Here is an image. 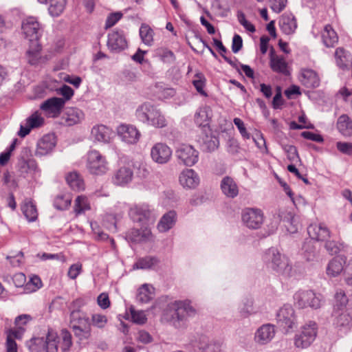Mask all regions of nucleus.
Masks as SVG:
<instances>
[{
	"instance_id": "nucleus-42",
	"label": "nucleus",
	"mask_w": 352,
	"mask_h": 352,
	"mask_svg": "<svg viewBox=\"0 0 352 352\" xmlns=\"http://www.w3.org/2000/svg\"><path fill=\"white\" fill-rule=\"evenodd\" d=\"M344 271L342 260L338 258H333L327 267V274L331 276L335 277Z\"/></svg>"
},
{
	"instance_id": "nucleus-6",
	"label": "nucleus",
	"mask_w": 352,
	"mask_h": 352,
	"mask_svg": "<svg viewBox=\"0 0 352 352\" xmlns=\"http://www.w3.org/2000/svg\"><path fill=\"white\" fill-rule=\"evenodd\" d=\"M294 299L295 304L300 309H318L321 306L320 297L311 290L298 291L294 294Z\"/></svg>"
},
{
	"instance_id": "nucleus-30",
	"label": "nucleus",
	"mask_w": 352,
	"mask_h": 352,
	"mask_svg": "<svg viewBox=\"0 0 352 352\" xmlns=\"http://www.w3.org/2000/svg\"><path fill=\"white\" fill-rule=\"evenodd\" d=\"M221 188L223 193L230 198H234L239 194V188L236 182L232 177L228 176L222 179Z\"/></svg>"
},
{
	"instance_id": "nucleus-16",
	"label": "nucleus",
	"mask_w": 352,
	"mask_h": 352,
	"mask_svg": "<svg viewBox=\"0 0 352 352\" xmlns=\"http://www.w3.org/2000/svg\"><path fill=\"white\" fill-rule=\"evenodd\" d=\"M65 104V100L61 98L53 97L44 101L40 109L52 117H58Z\"/></svg>"
},
{
	"instance_id": "nucleus-63",
	"label": "nucleus",
	"mask_w": 352,
	"mask_h": 352,
	"mask_svg": "<svg viewBox=\"0 0 352 352\" xmlns=\"http://www.w3.org/2000/svg\"><path fill=\"white\" fill-rule=\"evenodd\" d=\"M40 49H38L35 51L28 50L26 54L28 62L32 65H34L38 63L40 58Z\"/></svg>"
},
{
	"instance_id": "nucleus-14",
	"label": "nucleus",
	"mask_w": 352,
	"mask_h": 352,
	"mask_svg": "<svg viewBox=\"0 0 352 352\" xmlns=\"http://www.w3.org/2000/svg\"><path fill=\"white\" fill-rule=\"evenodd\" d=\"M22 31L30 41L36 42L40 36V24L36 19L28 17L22 23Z\"/></svg>"
},
{
	"instance_id": "nucleus-55",
	"label": "nucleus",
	"mask_w": 352,
	"mask_h": 352,
	"mask_svg": "<svg viewBox=\"0 0 352 352\" xmlns=\"http://www.w3.org/2000/svg\"><path fill=\"white\" fill-rule=\"evenodd\" d=\"M129 311L133 322L138 324H143L146 322L147 318L143 311H136L133 306H131Z\"/></svg>"
},
{
	"instance_id": "nucleus-46",
	"label": "nucleus",
	"mask_w": 352,
	"mask_h": 352,
	"mask_svg": "<svg viewBox=\"0 0 352 352\" xmlns=\"http://www.w3.org/2000/svg\"><path fill=\"white\" fill-rule=\"evenodd\" d=\"M26 346L30 352H42L44 351L45 338H33L26 342Z\"/></svg>"
},
{
	"instance_id": "nucleus-41",
	"label": "nucleus",
	"mask_w": 352,
	"mask_h": 352,
	"mask_svg": "<svg viewBox=\"0 0 352 352\" xmlns=\"http://www.w3.org/2000/svg\"><path fill=\"white\" fill-rule=\"evenodd\" d=\"M58 336L52 331H49L45 338V352H57L58 351Z\"/></svg>"
},
{
	"instance_id": "nucleus-4",
	"label": "nucleus",
	"mask_w": 352,
	"mask_h": 352,
	"mask_svg": "<svg viewBox=\"0 0 352 352\" xmlns=\"http://www.w3.org/2000/svg\"><path fill=\"white\" fill-rule=\"evenodd\" d=\"M263 260L268 268L280 274L289 276L292 265L288 258L282 255L277 249L274 248H269L264 253Z\"/></svg>"
},
{
	"instance_id": "nucleus-9",
	"label": "nucleus",
	"mask_w": 352,
	"mask_h": 352,
	"mask_svg": "<svg viewBox=\"0 0 352 352\" xmlns=\"http://www.w3.org/2000/svg\"><path fill=\"white\" fill-rule=\"evenodd\" d=\"M129 216L133 221L146 224L147 221L153 222L156 217V214L148 205L142 204L131 208L129 210Z\"/></svg>"
},
{
	"instance_id": "nucleus-18",
	"label": "nucleus",
	"mask_w": 352,
	"mask_h": 352,
	"mask_svg": "<svg viewBox=\"0 0 352 352\" xmlns=\"http://www.w3.org/2000/svg\"><path fill=\"white\" fill-rule=\"evenodd\" d=\"M44 124V118L38 111H35L25 120L24 124H21L18 135L24 138L30 133L32 129L41 126Z\"/></svg>"
},
{
	"instance_id": "nucleus-13",
	"label": "nucleus",
	"mask_w": 352,
	"mask_h": 352,
	"mask_svg": "<svg viewBox=\"0 0 352 352\" xmlns=\"http://www.w3.org/2000/svg\"><path fill=\"white\" fill-rule=\"evenodd\" d=\"M107 47L111 52L115 53L120 52L127 47V41L122 30H116L109 33Z\"/></svg>"
},
{
	"instance_id": "nucleus-25",
	"label": "nucleus",
	"mask_w": 352,
	"mask_h": 352,
	"mask_svg": "<svg viewBox=\"0 0 352 352\" xmlns=\"http://www.w3.org/2000/svg\"><path fill=\"white\" fill-rule=\"evenodd\" d=\"M19 171L23 177L30 174L32 177L40 176L41 170L34 159L24 160L19 164Z\"/></svg>"
},
{
	"instance_id": "nucleus-35",
	"label": "nucleus",
	"mask_w": 352,
	"mask_h": 352,
	"mask_svg": "<svg viewBox=\"0 0 352 352\" xmlns=\"http://www.w3.org/2000/svg\"><path fill=\"white\" fill-rule=\"evenodd\" d=\"M337 65L341 69L347 68L351 63V54L342 47H338L335 52Z\"/></svg>"
},
{
	"instance_id": "nucleus-12",
	"label": "nucleus",
	"mask_w": 352,
	"mask_h": 352,
	"mask_svg": "<svg viewBox=\"0 0 352 352\" xmlns=\"http://www.w3.org/2000/svg\"><path fill=\"white\" fill-rule=\"evenodd\" d=\"M333 324L340 329L349 330L352 327V307L343 309L333 310Z\"/></svg>"
},
{
	"instance_id": "nucleus-50",
	"label": "nucleus",
	"mask_w": 352,
	"mask_h": 352,
	"mask_svg": "<svg viewBox=\"0 0 352 352\" xmlns=\"http://www.w3.org/2000/svg\"><path fill=\"white\" fill-rule=\"evenodd\" d=\"M281 147L287 154V159L290 162H295L300 161V157L298 155L297 148L295 146L281 144Z\"/></svg>"
},
{
	"instance_id": "nucleus-22",
	"label": "nucleus",
	"mask_w": 352,
	"mask_h": 352,
	"mask_svg": "<svg viewBox=\"0 0 352 352\" xmlns=\"http://www.w3.org/2000/svg\"><path fill=\"white\" fill-rule=\"evenodd\" d=\"M85 118L84 113L82 110L75 108H67L65 112L61 118V123L66 126H73L80 123Z\"/></svg>"
},
{
	"instance_id": "nucleus-19",
	"label": "nucleus",
	"mask_w": 352,
	"mask_h": 352,
	"mask_svg": "<svg viewBox=\"0 0 352 352\" xmlns=\"http://www.w3.org/2000/svg\"><path fill=\"white\" fill-rule=\"evenodd\" d=\"M276 333L274 325L267 323L261 325L254 333V341L260 345L268 344Z\"/></svg>"
},
{
	"instance_id": "nucleus-45",
	"label": "nucleus",
	"mask_w": 352,
	"mask_h": 352,
	"mask_svg": "<svg viewBox=\"0 0 352 352\" xmlns=\"http://www.w3.org/2000/svg\"><path fill=\"white\" fill-rule=\"evenodd\" d=\"M67 183L74 190L84 189V182L77 173H70L66 176Z\"/></svg>"
},
{
	"instance_id": "nucleus-5",
	"label": "nucleus",
	"mask_w": 352,
	"mask_h": 352,
	"mask_svg": "<svg viewBox=\"0 0 352 352\" xmlns=\"http://www.w3.org/2000/svg\"><path fill=\"white\" fill-rule=\"evenodd\" d=\"M86 167L91 174L96 175H103L109 169L105 157L96 150L88 152Z\"/></svg>"
},
{
	"instance_id": "nucleus-1",
	"label": "nucleus",
	"mask_w": 352,
	"mask_h": 352,
	"mask_svg": "<svg viewBox=\"0 0 352 352\" xmlns=\"http://www.w3.org/2000/svg\"><path fill=\"white\" fill-rule=\"evenodd\" d=\"M81 300L77 299L70 307V325L74 335L80 340L87 339L91 336V324L87 314L80 309Z\"/></svg>"
},
{
	"instance_id": "nucleus-51",
	"label": "nucleus",
	"mask_w": 352,
	"mask_h": 352,
	"mask_svg": "<svg viewBox=\"0 0 352 352\" xmlns=\"http://www.w3.org/2000/svg\"><path fill=\"white\" fill-rule=\"evenodd\" d=\"M90 209L87 199L84 196H78L75 200L74 211L76 214H81Z\"/></svg>"
},
{
	"instance_id": "nucleus-3",
	"label": "nucleus",
	"mask_w": 352,
	"mask_h": 352,
	"mask_svg": "<svg viewBox=\"0 0 352 352\" xmlns=\"http://www.w3.org/2000/svg\"><path fill=\"white\" fill-rule=\"evenodd\" d=\"M173 307L174 310L170 319V324L178 329H186L189 318L196 315V309L188 300L175 301Z\"/></svg>"
},
{
	"instance_id": "nucleus-11",
	"label": "nucleus",
	"mask_w": 352,
	"mask_h": 352,
	"mask_svg": "<svg viewBox=\"0 0 352 352\" xmlns=\"http://www.w3.org/2000/svg\"><path fill=\"white\" fill-rule=\"evenodd\" d=\"M177 157L187 166H192L198 162L199 152L192 146L182 144L176 150Z\"/></svg>"
},
{
	"instance_id": "nucleus-58",
	"label": "nucleus",
	"mask_w": 352,
	"mask_h": 352,
	"mask_svg": "<svg viewBox=\"0 0 352 352\" xmlns=\"http://www.w3.org/2000/svg\"><path fill=\"white\" fill-rule=\"evenodd\" d=\"M196 76L198 78L197 80L192 81L196 90L202 96H206L207 94L204 90L205 86L204 78L201 74H197Z\"/></svg>"
},
{
	"instance_id": "nucleus-43",
	"label": "nucleus",
	"mask_w": 352,
	"mask_h": 352,
	"mask_svg": "<svg viewBox=\"0 0 352 352\" xmlns=\"http://www.w3.org/2000/svg\"><path fill=\"white\" fill-rule=\"evenodd\" d=\"M213 43L214 45L217 47L218 49L220 54L223 57V58L233 68H234L236 70H239L238 69V60L234 57V60H232L230 58L228 57L225 55V54L227 52V49L226 47L223 45L222 42L220 40H218L217 38H213Z\"/></svg>"
},
{
	"instance_id": "nucleus-29",
	"label": "nucleus",
	"mask_w": 352,
	"mask_h": 352,
	"mask_svg": "<svg viewBox=\"0 0 352 352\" xmlns=\"http://www.w3.org/2000/svg\"><path fill=\"white\" fill-rule=\"evenodd\" d=\"M279 27L285 34H291L297 28L295 17L292 14H284L279 19Z\"/></svg>"
},
{
	"instance_id": "nucleus-40",
	"label": "nucleus",
	"mask_w": 352,
	"mask_h": 352,
	"mask_svg": "<svg viewBox=\"0 0 352 352\" xmlns=\"http://www.w3.org/2000/svg\"><path fill=\"white\" fill-rule=\"evenodd\" d=\"M159 260L156 256H147L140 258L137 262L134 263L133 268L137 270H148L157 264Z\"/></svg>"
},
{
	"instance_id": "nucleus-24",
	"label": "nucleus",
	"mask_w": 352,
	"mask_h": 352,
	"mask_svg": "<svg viewBox=\"0 0 352 352\" xmlns=\"http://www.w3.org/2000/svg\"><path fill=\"white\" fill-rule=\"evenodd\" d=\"M133 177V173L130 167L122 166L117 170L112 177V182L117 186H125L129 184Z\"/></svg>"
},
{
	"instance_id": "nucleus-38",
	"label": "nucleus",
	"mask_w": 352,
	"mask_h": 352,
	"mask_svg": "<svg viewBox=\"0 0 352 352\" xmlns=\"http://www.w3.org/2000/svg\"><path fill=\"white\" fill-rule=\"evenodd\" d=\"M153 288L148 284L142 285L138 289L136 296L137 300L140 303L148 302L153 297Z\"/></svg>"
},
{
	"instance_id": "nucleus-48",
	"label": "nucleus",
	"mask_w": 352,
	"mask_h": 352,
	"mask_svg": "<svg viewBox=\"0 0 352 352\" xmlns=\"http://www.w3.org/2000/svg\"><path fill=\"white\" fill-rule=\"evenodd\" d=\"M347 302L348 298L346 297L344 292L341 289H338L335 294V304L333 305V310L346 309Z\"/></svg>"
},
{
	"instance_id": "nucleus-54",
	"label": "nucleus",
	"mask_w": 352,
	"mask_h": 352,
	"mask_svg": "<svg viewBox=\"0 0 352 352\" xmlns=\"http://www.w3.org/2000/svg\"><path fill=\"white\" fill-rule=\"evenodd\" d=\"M195 121L197 125L205 129L208 124V113L206 108H200L197 110L195 115Z\"/></svg>"
},
{
	"instance_id": "nucleus-37",
	"label": "nucleus",
	"mask_w": 352,
	"mask_h": 352,
	"mask_svg": "<svg viewBox=\"0 0 352 352\" xmlns=\"http://www.w3.org/2000/svg\"><path fill=\"white\" fill-rule=\"evenodd\" d=\"M48 12L53 17L59 16L65 10L67 0H47Z\"/></svg>"
},
{
	"instance_id": "nucleus-34",
	"label": "nucleus",
	"mask_w": 352,
	"mask_h": 352,
	"mask_svg": "<svg viewBox=\"0 0 352 352\" xmlns=\"http://www.w3.org/2000/svg\"><path fill=\"white\" fill-rule=\"evenodd\" d=\"M270 67L276 73L282 74L285 76L289 75L287 63L282 56H272L270 58Z\"/></svg>"
},
{
	"instance_id": "nucleus-52",
	"label": "nucleus",
	"mask_w": 352,
	"mask_h": 352,
	"mask_svg": "<svg viewBox=\"0 0 352 352\" xmlns=\"http://www.w3.org/2000/svg\"><path fill=\"white\" fill-rule=\"evenodd\" d=\"M239 313L243 318H247L250 315L255 313L253 301L251 299H245L243 301L242 304L239 307Z\"/></svg>"
},
{
	"instance_id": "nucleus-33",
	"label": "nucleus",
	"mask_w": 352,
	"mask_h": 352,
	"mask_svg": "<svg viewBox=\"0 0 352 352\" xmlns=\"http://www.w3.org/2000/svg\"><path fill=\"white\" fill-rule=\"evenodd\" d=\"M337 128L342 135L352 136V120L347 115L343 114L338 118Z\"/></svg>"
},
{
	"instance_id": "nucleus-8",
	"label": "nucleus",
	"mask_w": 352,
	"mask_h": 352,
	"mask_svg": "<svg viewBox=\"0 0 352 352\" xmlns=\"http://www.w3.org/2000/svg\"><path fill=\"white\" fill-rule=\"evenodd\" d=\"M317 335V324L314 321H309L302 328L299 335L295 338V345L297 347L307 348L314 341Z\"/></svg>"
},
{
	"instance_id": "nucleus-53",
	"label": "nucleus",
	"mask_w": 352,
	"mask_h": 352,
	"mask_svg": "<svg viewBox=\"0 0 352 352\" xmlns=\"http://www.w3.org/2000/svg\"><path fill=\"white\" fill-rule=\"evenodd\" d=\"M62 342L60 349L63 352H67L72 346V334L67 329H63L61 331Z\"/></svg>"
},
{
	"instance_id": "nucleus-47",
	"label": "nucleus",
	"mask_w": 352,
	"mask_h": 352,
	"mask_svg": "<svg viewBox=\"0 0 352 352\" xmlns=\"http://www.w3.org/2000/svg\"><path fill=\"white\" fill-rule=\"evenodd\" d=\"M72 197L69 195H59L54 200V206L60 210H66L70 206Z\"/></svg>"
},
{
	"instance_id": "nucleus-32",
	"label": "nucleus",
	"mask_w": 352,
	"mask_h": 352,
	"mask_svg": "<svg viewBox=\"0 0 352 352\" xmlns=\"http://www.w3.org/2000/svg\"><path fill=\"white\" fill-rule=\"evenodd\" d=\"M111 130L102 124L95 126L91 129L93 138L101 142H108L111 139Z\"/></svg>"
},
{
	"instance_id": "nucleus-26",
	"label": "nucleus",
	"mask_w": 352,
	"mask_h": 352,
	"mask_svg": "<svg viewBox=\"0 0 352 352\" xmlns=\"http://www.w3.org/2000/svg\"><path fill=\"white\" fill-rule=\"evenodd\" d=\"M56 146L55 137L52 134L45 135L37 143L36 155L43 156L50 153Z\"/></svg>"
},
{
	"instance_id": "nucleus-23",
	"label": "nucleus",
	"mask_w": 352,
	"mask_h": 352,
	"mask_svg": "<svg viewBox=\"0 0 352 352\" xmlns=\"http://www.w3.org/2000/svg\"><path fill=\"white\" fill-rule=\"evenodd\" d=\"M180 184L187 188H196L200 182L198 174L192 169H185L179 175Z\"/></svg>"
},
{
	"instance_id": "nucleus-62",
	"label": "nucleus",
	"mask_w": 352,
	"mask_h": 352,
	"mask_svg": "<svg viewBox=\"0 0 352 352\" xmlns=\"http://www.w3.org/2000/svg\"><path fill=\"white\" fill-rule=\"evenodd\" d=\"M270 2L272 10L279 13L285 8L287 0H270Z\"/></svg>"
},
{
	"instance_id": "nucleus-36",
	"label": "nucleus",
	"mask_w": 352,
	"mask_h": 352,
	"mask_svg": "<svg viewBox=\"0 0 352 352\" xmlns=\"http://www.w3.org/2000/svg\"><path fill=\"white\" fill-rule=\"evenodd\" d=\"M322 38L324 44L327 47H333L338 41L337 33L329 25L324 27V31L322 34Z\"/></svg>"
},
{
	"instance_id": "nucleus-20",
	"label": "nucleus",
	"mask_w": 352,
	"mask_h": 352,
	"mask_svg": "<svg viewBox=\"0 0 352 352\" xmlns=\"http://www.w3.org/2000/svg\"><path fill=\"white\" fill-rule=\"evenodd\" d=\"M198 142L201 149L204 152H213L217 150L219 146V138L213 135L210 130L207 132L206 129H204Z\"/></svg>"
},
{
	"instance_id": "nucleus-44",
	"label": "nucleus",
	"mask_w": 352,
	"mask_h": 352,
	"mask_svg": "<svg viewBox=\"0 0 352 352\" xmlns=\"http://www.w3.org/2000/svg\"><path fill=\"white\" fill-rule=\"evenodd\" d=\"M21 210L28 221L33 222L37 219L38 213L36 206L31 201H26Z\"/></svg>"
},
{
	"instance_id": "nucleus-31",
	"label": "nucleus",
	"mask_w": 352,
	"mask_h": 352,
	"mask_svg": "<svg viewBox=\"0 0 352 352\" xmlns=\"http://www.w3.org/2000/svg\"><path fill=\"white\" fill-rule=\"evenodd\" d=\"M177 214L174 210L165 213L157 223V229L160 232H166L175 224Z\"/></svg>"
},
{
	"instance_id": "nucleus-56",
	"label": "nucleus",
	"mask_w": 352,
	"mask_h": 352,
	"mask_svg": "<svg viewBox=\"0 0 352 352\" xmlns=\"http://www.w3.org/2000/svg\"><path fill=\"white\" fill-rule=\"evenodd\" d=\"M325 245L324 248L331 255H335L340 252L342 248V244L337 242L333 240H327L325 241Z\"/></svg>"
},
{
	"instance_id": "nucleus-15",
	"label": "nucleus",
	"mask_w": 352,
	"mask_h": 352,
	"mask_svg": "<svg viewBox=\"0 0 352 352\" xmlns=\"http://www.w3.org/2000/svg\"><path fill=\"white\" fill-rule=\"evenodd\" d=\"M117 133L122 141L129 144H136L141 136L138 129L130 124H120L117 128Z\"/></svg>"
},
{
	"instance_id": "nucleus-57",
	"label": "nucleus",
	"mask_w": 352,
	"mask_h": 352,
	"mask_svg": "<svg viewBox=\"0 0 352 352\" xmlns=\"http://www.w3.org/2000/svg\"><path fill=\"white\" fill-rule=\"evenodd\" d=\"M237 19L239 22V23L243 26V28L253 33L256 31V28L253 24H252L250 22H249L246 19L244 13L241 11H238L237 12Z\"/></svg>"
},
{
	"instance_id": "nucleus-27",
	"label": "nucleus",
	"mask_w": 352,
	"mask_h": 352,
	"mask_svg": "<svg viewBox=\"0 0 352 352\" xmlns=\"http://www.w3.org/2000/svg\"><path fill=\"white\" fill-rule=\"evenodd\" d=\"M300 80L307 88H315L320 85V79L318 74L316 72L309 69L301 70Z\"/></svg>"
},
{
	"instance_id": "nucleus-39",
	"label": "nucleus",
	"mask_w": 352,
	"mask_h": 352,
	"mask_svg": "<svg viewBox=\"0 0 352 352\" xmlns=\"http://www.w3.org/2000/svg\"><path fill=\"white\" fill-rule=\"evenodd\" d=\"M302 251L304 258L307 261H313L316 260L319 255V251L311 241H305L304 243Z\"/></svg>"
},
{
	"instance_id": "nucleus-28",
	"label": "nucleus",
	"mask_w": 352,
	"mask_h": 352,
	"mask_svg": "<svg viewBox=\"0 0 352 352\" xmlns=\"http://www.w3.org/2000/svg\"><path fill=\"white\" fill-rule=\"evenodd\" d=\"M127 238L133 243H142L150 241L151 231L148 228L131 229L127 234Z\"/></svg>"
},
{
	"instance_id": "nucleus-61",
	"label": "nucleus",
	"mask_w": 352,
	"mask_h": 352,
	"mask_svg": "<svg viewBox=\"0 0 352 352\" xmlns=\"http://www.w3.org/2000/svg\"><path fill=\"white\" fill-rule=\"evenodd\" d=\"M234 123L238 128L241 135L245 139H250V134L247 131L244 122L239 118L234 119Z\"/></svg>"
},
{
	"instance_id": "nucleus-64",
	"label": "nucleus",
	"mask_w": 352,
	"mask_h": 352,
	"mask_svg": "<svg viewBox=\"0 0 352 352\" xmlns=\"http://www.w3.org/2000/svg\"><path fill=\"white\" fill-rule=\"evenodd\" d=\"M344 276L345 282L347 285H352V259L349 261L348 264L344 268Z\"/></svg>"
},
{
	"instance_id": "nucleus-59",
	"label": "nucleus",
	"mask_w": 352,
	"mask_h": 352,
	"mask_svg": "<svg viewBox=\"0 0 352 352\" xmlns=\"http://www.w3.org/2000/svg\"><path fill=\"white\" fill-rule=\"evenodd\" d=\"M209 342L208 338L206 336H201L199 339V341H195L192 342V345L195 348H197L199 351H197L195 349V352H206L207 345H208Z\"/></svg>"
},
{
	"instance_id": "nucleus-60",
	"label": "nucleus",
	"mask_w": 352,
	"mask_h": 352,
	"mask_svg": "<svg viewBox=\"0 0 352 352\" xmlns=\"http://www.w3.org/2000/svg\"><path fill=\"white\" fill-rule=\"evenodd\" d=\"M336 147L342 153L352 155V142H338Z\"/></svg>"
},
{
	"instance_id": "nucleus-21",
	"label": "nucleus",
	"mask_w": 352,
	"mask_h": 352,
	"mask_svg": "<svg viewBox=\"0 0 352 352\" xmlns=\"http://www.w3.org/2000/svg\"><path fill=\"white\" fill-rule=\"evenodd\" d=\"M307 232L311 239L317 241H325L331 236L329 229L324 223L310 224Z\"/></svg>"
},
{
	"instance_id": "nucleus-2",
	"label": "nucleus",
	"mask_w": 352,
	"mask_h": 352,
	"mask_svg": "<svg viewBox=\"0 0 352 352\" xmlns=\"http://www.w3.org/2000/svg\"><path fill=\"white\" fill-rule=\"evenodd\" d=\"M136 118L143 124L155 128H164L167 121L160 109L149 102L139 105L135 110Z\"/></svg>"
},
{
	"instance_id": "nucleus-49",
	"label": "nucleus",
	"mask_w": 352,
	"mask_h": 352,
	"mask_svg": "<svg viewBox=\"0 0 352 352\" xmlns=\"http://www.w3.org/2000/svg\"><path fill=\"white\" fill-rule=\"evenodd\" d=\"M140 36L143 43L151 45L153 41V31L148 25H142L140 29Z\"/></svg>"
},
{
	"instance_id": "nucleus-10",
	"label": "nucleus",
	"mask_w": 352,
	"mask_h": 352,
	"mask_svg": "<svg viewBox=\"0 0 352 352\" xmlns=\"http://www.w3.org/2000/svg\"><path fill=\"white\" fill-rule=\"evenodd\" d=\"M276 321L278 324L286 331L292 329L296 322L295 311L289 305H285L276 314Z\"/></svg>"
},
{
	"instance_id": "nucleus-17",
	"label": "nucleus",
	"mask_w": 352,
	"mask_h": 352,
	"mask_svg": "<svg viewBox=\"0 0 352 352\" xmlns=\"http://www.w3.org/2000/svg\"><path fill=\"white\" fill-rule=\"evenodd\" d=\"M172 151L165 144L157 143L151 148V156L152 160L160 164L167 163L171 157Z\"/></svg>"
},
{
	"instance_id": "nucleus-7",
	"label": "nucleus",
	"mask_w": 352,
	"mask_h": 352,
	"mask_svg": "<svg viewBox=\"0 0 352 352\" xmlns=\"http://www.w3.org/2000/svg\"><path fill=\"white\" fill-rule=\"evenodd\" d=\"M241 219L243 225L247 228L256 230L263 224L264 215L261 209L246 208L242 210Z\"/></svg>"
}]
</instances>
